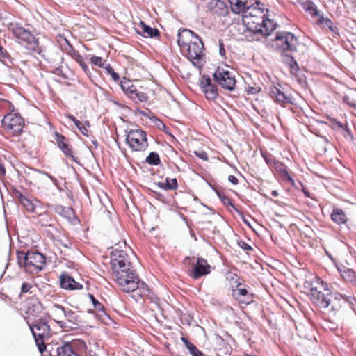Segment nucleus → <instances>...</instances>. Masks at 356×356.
<instances>
[{
	"label": "nucleus",
	"instance_id": "47",
	"mask_svg": "<svg viewBox=\"0 0 356 356\" xmlns=\"http://www.w3.org/2000/svg\"><path fill=\"white\" fill-rule=\"evenodd\" d=\"M228 180L229 182H231L232 184H233L234 185H236L238 183V179L234 175H229L228 177Z\"/></svg>",
	"mask_w": 356,
	"mask_h": 356
},
{
	"label": "nucleus",
	"instance_id": "19",
	"mask_svg": "<svg viewBox=\"0 0 356 356\" xmlns=\"http://www.w3.org/2000/svg\"><path fill=\"white\" fill-rule=\"evenodd\" d=\"M60 286L63 289L68 291L81 290L83 288L81 283H79L71 277L68 273H63L59 277Z\"/></svg>",
	"mask_w": 356,
	"mask_h": 356
},
{
	"label": "nucleus",
	"instance_id": "48",
	"mask_svg": "<svg viewBox=\"0 0 356 356\" xmlns=\"http://www.w3.org/2000/svg\"><path fill=\"white\" fill-rule=\"evenodd\" d=\"M240 245H241V248H243V250H245L246 251H250V250H252V247L249 244L246 243L245 242L243 241Z\"/></svg>",
	"mask_w": 356,
	"mask_h": 356
},
{
	"label": "nucleus",
	"instance_id": "56",
	"mask_svg": "<svg viewBox=\"0 0 356 356\" xmlns=\"http://www.w3.org/2000/svg\"><path fill=\"white\" fill-rule=\"evenodd\" d=\"M244 356H256V355H250V354H245Z\"/></svg>",
	"mask_w": 356,
	"mask_h": 356
},
{
	"label": "nucleus",
	"instance_id": "4",
	"mask_svg": "<svg viewBox=\"0 0 356 356\" xmlns=\"http://www.w3.org/2000/svg\"><path fill=\"white\" fill-rule=\"evenodd\" d=\"M178 45L182 54L193 65H196L204 56V44L197 34L189 29H182L178 33Z\"/></svg>",
	"mask_w": 356,
	"mask_h": 356
},
{
	"label": "nucleus",
	"instance_id": "45",
	"mask_svg": "<svg viewBox=\"0 0 356 356\" xmlns=\"http://www.w3.org/2000/svg\"><path fill=\"white\" fill-rule=\"evenodd\" d=\"M219 53L223 58H226V50L222 39L218 40Z\"/></svg>",
	"mask_w": 356,
	"mask_h": 356
},
{
	"label": "nucleus",
	"instance_id": "53",
	"mask_svg": "<svg viewBox=\"0 0 356 356\" xmlns=\"http://www.w3.org/2000/svg\"><path fill=\"white\" fill-rule=\"evenodd\" d=\"M195 356H205L201 351H200L197 355H195Z\"/></svg>",
	"mask_w": 356,
	"mask_h": 356
},
{
	"label": "nucleus",
	"instance_id": "51",
	"mask_svg": "<svg viewBox=\"0 0 356 356\" xmlns=\"http://www.w3.org/2000/svg\"><path fill=\"white\" fill-rule=\"evenodd\" d=\"M316 122L317 124H319V125H322V126H326L327 125L326 123H324L323 122H320L318 120H316Z\"/></svg>",
	"mask_w": 356,
	"mask_h": 356
},
{
	"label": "nucleus",
	"instance_id": "52",
	"mask_svg": "<svg viewBox=\"0 0 356 356\" xmlns=\"http://www.w3.org/2000/svg\"><path fill=\"white\" fill-rule=\"evenodd\" d=\"M303 191H304V193H305V195H306L307 197H310V195H309V191H305V189L303 190Z\"/></svg>",
	"mask_w": 356,
	"mask_h": 356
},
{
	"label": "nucleus",
	"instance_id": "43",
	"mask_svg": "<svg viewBox=\"0 0 356 356\" xmlns=\"http://www.w3.org/2000/svg\"><path fill=\"white\" fill-rule=\"evenodd\" d=\"M193 153L196 156H197L198 158L201 159L203 161L209 160L207 153L203 149L195 150L194 151Z\"/></svg>",
	"mask_w": 356,
	"mask_h": 356
},
{
	"label": "nucleus",
	"instance_id": "30",
	"mask_svg": "<svg viewBox=\"0 0 356 356\" xmlns=\"http://www.w3.org/2000/svg\"><path fill=\"white\" fill-rule=\"evenodd\" d=\"M157 186L163 190H175L178 187L177 179L166 178L165 182H159Z\"/></svg>",
	"mask_w": 356,
	"mask_h": 356
},
{
	"label": "nucleus",
	"instance_id": "17",
	"mask_svg": "<svg viewBox=\"0 0 356 356\" xmlns=\"http://www.w3.org/2000/svg\"><path fill=\"white\" fill-rule=\"evenodd\" d=\"M270 96L275 102L282 106L293 104L292 98L284 92V88L280 84L270 87Z\"/></svg>",
	"mask_w": 356,
	"mask_h": 356
},
{
	"label": "nucleus",
	"instance_id": "13",
	"mask_svg": "<svg viewBox=\"0 0 356 356\" xmlns=\"http://www.w3.org/2000/svg\"><path fill=\"white\" fill-rule=\"evenodd\" d=\"M24 120L16 113H8L2 120V127L8 134L13 136H19L23 131Z\"/></svg>",
	"mask_w": 356,
	"mask_h": 356
},
{
	"label": "nucleus",
	"instance_id": "33",
	"mask_svg": "<svg viewBox=\"0 0 356 356\" xmlns=\"http://www.w3.org/2000/svg\"><path fill=\"white\" fill-rule=\"evenodd\" d=\"M35 288V286L32 282H23L22 284L19 296L22 297L26 293H33Z\"/></svg>",
	"mask_w": 356,
	"mask_h": 356
},
{
	"label": "nucleus",
	"instance_id": "28",
	"mask_svg": "<svg viewBox=\"0 0 356 356\" xmlns=\"http://www.w3.org/2000/svg\"><path fill=\"white\" fill-rule=\"evenodd\" d=\"M64 318H65V321L67 322V325H68V323H72L74 325L78 326L79 325V316L77 314L73 312L72 310L70 309H65V314H64Z\"/></svg>",
	"mask_w": 356,
	"mask_h": 356
},
{
	"label": "nucleus",
	"instance_id": "20",
	"mask_svg": "<svg viewBox=\"0 0 356 356\" xmlns=\"http://www.w3.org/2000/svg\"><path fill=\"white\" fill-rule=\"evenodd\" d=\"M202 91L207 99L213 100L218 96V90L215 85L211 83L209 77L203 76L200 83Z\"/></svg>",
	"mask_w": 356,
	"mask_h": 356
},
{
	"label": "nucleus",
	"instance_id": "49",
	"mask_svg": "<svg viewBox=\"0 0 356 356\" xmlns=\"http://www.w3.org/2000/svg\"><path fill=\"white\" fill-rule=\"evenodd\" d=\"M247 92L250 94H256L259 92V89L255 87H249L247 89Z\"/></svg>",
	"mask_w": 356,
	"mask_h": 356
},
{
	"label": "nucleus",
	"instance_id": "40",
	"mask_svg": "<svg viewBox=\"0 0 356 356\" xmlns=\"http://www.w3.org/2000/svg\"><path fill=\"white\" fill-rule=\"evenodd\" d=\"M90 62L92 64L97 65L99 67H104V61L103 58L100 56H92L90 58Z\"/></svg>",
	"mask_w": 356,
	"mask_h": 356
},
{
	"label": "nucleus",
	"instance_id": "32",
	"mask_svg": "<svg viewBox=\"0 0 356 356\" xmlns=\"http://www.w3.org/2000/svg\"><path fill=\"white\" fill-rule=\"evenodd\" d=\"M139 26L141 28L143 33L146 37H155L159 35V32L157 29L149 27L146 25L143 22L140 23Z\"/></svg>",
	"mask_w": 356,
	"mask_h": 356
},
{
	"label": "nucleus",
	"instance_id": "57",
	"mask_svg": "<svg viewBox=\"0 0 356 356\" xmlns=\"http://www.w3.org/2000/svg\"><path fill=\"white\" fill-rule=\"evenodd\" d=\"M312 134H316V133L315 132V131H314V129H313Z\"/></svg>",
	"mask_w": 356,
	"mask_h": 356
},
{
	"label": "nucleus",
	"instance_id": "7",
	"mask_svg": "<svg viewBox=\"0 0 356 356\" xmlns=\"http://www.w3.org/2000/svg\"><path fill=\"white\" fill-rule=\"evenodd\" d=\"M34 337L39 351L42 353L46 350L45 341L52 336L51 329L44 318H39L36 321L27 323Z\"/></svg>",
	"mask_w": 356,
	"mask_h": 356
},
{
	"label": "nucleus",
	"instance_id": "50",
	"mask_svg": "<svg viewBox=\"0 0 356 356\" xmlns=\"http://www.w3.org/2000/svg\"><path fill=\"white\" fill-rule=\"evenodd\" d=\"M6 172V170L3 167V165L0 164V172L4 174Z\"/></svg>",
	"mask_w": 356,
	"mask_h": 356
},
{
	"label": "nucleus",
	"instance_id": "44",
	"mask_svg": "<svg viewBox=\"0 0 356 356\" xmlns=\"http://www.w3.org/2000/svg\"><path fill=\"white\" fill-rule=\"evenodd\" d=\"M288 68L289 70V72L291 74H293L295 76L297 75L298 72L299 71L298 64L296 61L293 62L292 64L289 65Z\"/></svg>",
	"mask_w": 356,
	"mask_h": 356
},
{
	"label": "nucleus",
	"instance_id": "37",
	"mask_svg": "<svg viewBox=\"0 0 356 356\" xmlns=\"http://www.w3.org/2000/svg\"><path fill=\"white\" fill-rule=\"evenodd\" d=\"M217 195L220 200V201L227 206H230L234 208V205L232 202V200L227 197L223 192L218 191Z\"/></svg>",
	"mask_w": 356,
	"mask_h": 356
},
{
	"label": "nucleus",
	"instance_id": "42",
	"mask_svg": "<svg viewBox=\"0 0 356 356\" xmlns=\"http://www.w3.org/2000/svg\"><path fill=\"white\" fill-rule=\"evenodd\" d=\"M345 124H343L341 122L337 121L335 119H332L330 120V127H332V129L337 130V131L341 130V129L343 128V127Z\"/></svg>",
	"mask_w": 356,
	"mask_h": 356
},
{
	"label": "nucleus",
	"instance_id": "11",
	"mask_svg": "<svg viewBox=\"0 0 356 356\" xmlns=\"http://www.w3.org/2000/svg\"><path fill=\"white\" fill-rule=\"evenodd\" d=\"M126 143L134 152H144L149 145L147 134L140 129L128 131L126 135Z\"/></svg>",
	"mask_w": 356,
	"mask_h": 356
},
{
	"label": "nucleus",
	"instance_id": "22",
	"mask_svg": "<svg viewBox=\"0 0 356 356\" xmlns=\"http://www.w3.org/2000/svg\"><path fill=\"white\" fill-rule=\"evenodd\" d=\"M209 8L214 14L225 16L229 13L228 6L221 0H212L209 3Z\"/></svg>",
	"mask_w": 356,
	"mask_h": 356
},
{
	"label": "nucleus",
	"instance_id": "14",
	"mask_svg": "<svg viewBox=\"0 0 356 356\" xmlns=\"http://www.w3.org/2000/svg\"><path fill=\"white\" fill-rule=\"evenodd\" d=\"M215 81L222 88L232 91L236 86L235 76L227 65L218 66L213 74Z\"/></svg>",
	"mask_w": 356,
	"mask_h": 356
},
{
	"label": "nucleus",
	"instance_id": "46",
	"mask_svg": "<svg viewBox=\"0 0 356 356\" xmlns=\"http://www.w3.org/2000/svg\"><path fill=\"white\" fill-rule=\"evenodd\" d=\"M339 131L343 134V136L345 137V138H348V137H353L352 136V134H351V131L350 130V129L348 128L347 124H346L343 128L341 129V130H339Z\"/></svg>",
	"mask_w": 356,
	"mask_h": 356
},
{
	"label": "nucleus",
	"instance_id": "16",
	"mask_svg": "<svg viewBox=\"0 0 356 356\" xmlns=\"http://www.w3.org/2000/svg\"><path fill=\"white\" fill-rule=\"evenodd\" d=\"M313 24L319 26L321 29L329 31L334 35H339L338 28L328 17H325L323 13L313 4Z\"/></svg>",
	"mask_w": 356,
	"mask_h": 356
},
{
	"label": "nucleus",
	"instance_id": "9",
	"mask_svg": "<svg viewBox=\"0 0 356 356\" xmlns=\"http://www.w3.org/2000/svg\"><path fill=\"white\" fill-rule=\"evenodd\" d=\"M184 262L186 266L191 267L188 270V275L194 280L207 275L211 271V266L203 257H186Z\"/></svg>",
	"mask_w": 356,
	"mask_h": 356
},
{
	"label": "nucleus",
	"instance_id": "15",
	"mask_svg": "<svg viewBox=\"0 0 356 356\" xmlns=\"http://www.w3.org/2000/svg\"><path fill=\"white\" fill-rule=\"evenodd\" d=\"M121 88L123 92L131 99H138L140 102H145L148 99V95L146 92L138 88L137 86L130 80L124 79L121 81Z\"/></svg>",
	"mask_w": 356,
	"mask_h": 356
},
{
	"label": "nucleus",
	"instance_id": "18",
	"mask_svg": "<svg viewBox=\"0 0 356 356\" xmlns=\"http://www.w3.org/2000/svg\"><path fill=\"white\" fill-rule=\"evenodd\" d=\"M54 139L59 148L67 157L71 159L72 161L75 163H79L78 157L74 155L72 147L70 145L67 138H66L63 135L56 132L55 134Z\"/></svg>",
	"mask_w": 356,
	"mask_h": 356
},
{
	"label": "nucleus",
	"instance_id": "41",
	"mask_svg": "<svg viewBox=\"0 0 356 356\" xmlns=\"http://www.w3.org/2000/svg\"><path fill=\"white\" fill-rule=\"evenodd\" d=\"M298 3L305 11H310L312 10L311 0H298Z\"/></svg>",
	"mask_w": 356,
	"mask_h": 356
},
{
	"label": "nucleus",
	"instance_id": "55",
	"mask_svg": "<svg viewBox=\"0 0 356 356\" xmlns=\"http://www.w3.org/2000/svg\"><path fill=\"white\" fill-rule=\"evenodd\" d=\"M350 106H352L353 108L356 107V104H350Z\"/></svg>",
	"mask_w": 356,
	"mask_h": 356
},
{
	"label": "nucleus",
	"instance_id": "8",
	"mask_svg": "<svg viewBox=\"0 0 356 356\" xmlns=\"http://www.w3.org/2000/svg\"><path fill=\"white\" fill-rule=\"evenodd\" d=\"M227 279L230 282L232 296L238 303L249 305L253 302V294L249 293L247 286L241 282L240 277L236 274H230Z\"/></svg>",
	"mask_w": 356,
	"mask_h": 356
},
{
	"label": "nucleus",
	"instance_id": "3",
	"mask_svg": "<svg viewBox=\"0 0 356 356\" xmlns=\"http://www.w3.org/2000/svg\"><path fill=\"white\" fill-rule=\"evenodd\" d=\"M330 296V291L327 283L319 276L315 275L313 277V304L327 310L329 314L334 315L336 311L341 307V302L343 296L337 293L335 295L334 300H332Z\"/></svg>",
	"mask_w": 356,
	"mask_h": 356
},
{
	"label": "nucleus",
	"instance_id": "34",
	"mask_svg": "<svg viewBox=\"0 0 356 356\" xmlns=\"http://www.w3.org/2000/svg\"><path fill=\"white\" fill-rule=\"evenodd\" d=\"M88 296L89 298L90 299L92 305H93L95 310L97 312H98V313H102L104 316L108 317V316L106 315V312H104V305L100 302H99L94 297L93 295L88 293Z\"/></svg>",
	"mask_w": 356,
	"mask_h": 356
},
{
	"label": "nucleus",
	"instance_id": "39",
	"mask_svg": "<svg viewBox=\"0 0 356 356\" xmlns=\"http://www.w3.org/2000/svg\"><path fill=\"white\" fill-rule=\"evenodd\" d=\"M105 70L106 72L111 76L112 79L114 81H118L120 80V76L118 75V73L115 72V70L110 64L106 65V66L105 67Z\"/></svg>",
	"mask_w": 356,
	"mask_h": 356
},
{
	"label": "nucleus",
	"instance_id": "35",
	"mask_svg": "<svg viewBox=\"0 0 356 356\" xmlns=\"http://www.w3.org/2000/svg\"><path fill=\"white\" fill-rule=\"evenodd\" d=\"M145 161L151 165H159L161 163L159 155L156 152H152L146 157Z\"/></svg>",
	"mask_w": 356,
	"mask_h": 356
},
{
	"label": "nucleus",
	"instance_id": "1",
	"mask_svg": "<svg viewBox=\"0 0 356 356\" xmlns=\"http://www.w3.org/2000/svg\"><path fill=\"white\" fill-rule=\"evenodd\" d=\"M111 267L113 279L121 291L128 293H134L133 297L136 300L149 296L147 285L140 280L125 251L118 248L112 250Z\"/></svg>",
	"mask_w": 356,
	"mask_h": 356
},
{
	"label": "nucleus",
	"instance_id": "21",
	"mask_svg": "<svg viewBox=\"0 0 356 356\" xmlns=\"http://www.w3.org/2000/svg\"><path fill=\"white\" fill-rule=\"evenodd\" d=\"M65 311V308L58 304H55L51 310L54 320L60 327L63 328L70 327L67 325V322L62 319L64 317Z\"/></svg>",
	"mask_w": 356,
	"mask_h": 356
},
{
	"label": "nucleus",
	"instance_id": "6",
	"mask_svg": "<svg viewBox=\"0 0 356 356\" xmlns=\"http://www.w3.org/2000/svg\"><path fill=\"white\" fill-rule=\"evenodd\" d=\"M17 259L19 266L30 274L38 273L43 269L46 264L45 257L38 252L17 251Z\"/></svg>",
	"mask_w": 356,
	"mask_h": 356
},
{
	"label": "nucleus",
	"instance_id": "5",
	"mask_svg": "<svg viewBox=\"0 0 356 356\" xmlns=\"http://www.w3.org/2000/svg\"><path fill=\"white\" fill-rule=\"evenodd\" d=\"M7 28L17 42L27 50L28 54L40 52L38 40L22 24L17 22H11L8 24Z\"/></svg>",
	"mask_w": 356,
	"mask_h": 356
},
{
	"label": "nucleus",
	"instance_id": "38",
	"mask_svg": "<svg viewBox=\"0 0 356 356\" xmlns=\"http://www.w3.org/2000/svg\"><path fill=\"white\" fill-rule=\"evenodd\" d=\"M289 52V51L282 52V60L287 66L296 61L293 57L288 54Z\"/></svg>",
	"mask_w": 356,
	"mask_h": 356
},
{
	"label": "nucleus",
	"instance_id": "23",
	"mask_svg": "<svg viewBox=\"0 0 356 356\" xmlns=\"http://www.w3.org/2000/svg\"><path fill=\"white\" fill-rule=\"evenodd\" d=\"M231 10L236 14L243 13L250 5L249 0H227Z\"/></svg>",
	"mask_w": 356,
	"mask_h": 356
},
{
	"label": "nucleus",
	"instance_id": "26",
	"mask_svg": "<svg viewBox=\"0 0 356 356\" xmlns=\"http://www.w3.org/2000/svg\"><path fill=\"white\" fill-rule=\"evenodd\" d=\"M67 117L68 119H70L74 123L76 127L79 129V130L83 135L86 136H89V131L88 129V127H90V124L88 122H86L85 124H83L81 122L77 120L74 115L70 114L67 115Z\"/></svg>",
	"mask_w": 356,
	"mask_h": 356
},
{
	"label": "nucleus",
	"instance_id": "12",
	"mask_svg": "<svg viewBox=\"0 0 356 356\" xmlns=\"http://www.w3.org/2000/svg\"><path fill=\"white\" fill-rule=\"evenodd\" d=\"M297 43V38L291 33L280 32L272 40L271 46L281 53L292 52L296 50Z\"/></svg>",
	"mask_w": 356,
	"mask_h": 356
},
{
	"label": "nucleus",
	"instance_id": "29",
	"mask_svg": "<svg viewBox=\"0 0 356 356\" xmlns=\"http://www.w3.org/2000/svg\"><path fill=\"white\" fill-rule=\"evenodd\" d=\"M70 56L74 60H76L80 65V66L81 67V68L86 74L90 73L89 68L85 63L83 57L79 54L78 51L73 50L70 53Z\"/></svg>",
	"mask_w": 356,
	"mask_h": 356
},
{
	"label": "nucleus",
	"instance_id": "25",
	"mask_svg": "<svg viewBox=\"0 0 356 356\" xmlns=\"http://www.w3.org/2000/svg\"><path fill=\"white\" fill-rule=\"evenodd\" d=\"M38 224L42 227H49L57 230L56 228H55V220L48 213L38 215Z\"/></svg>",
	"mask_w": 356,
	"mask_h": 356
},
{
	"label": "nucleus",
	"instance_id": "24",
	"mask_svg": "<svg viewBox=\"0 0 356 356\" xmlns=\"http://www.w3.org/2000/svg\"><path fill=\"white\" fill-rule=\"evenodd\" d=\"M337 268L341 276L346 282L353 284L356 283V275L353 270L345 266H337Z\"/></svg>",
	"mask_w": 356,
	"mask_h": 356
},
{
	"label": "nucleus",
	"instance_id": "54",
	"mask_svg": "<svg viewBox=\"0 0 356 356\" xmlns=\"http://www.w3.org/2000/svg\"><path fill=\"white\" fill-rule=\"evenodd\" d=\"M272 195L276 196L277 195V193L276 191H273Z\"/></svg>",
	"mask_w": 356,
	"mask_h": 356
},
{
	"label": "nucleus",
	"instance_id": "31",
	"mask_svg": "<svg viewBox=\"0 0 356 356\" xmlns=\"http://www.w3.org/2000/svg\"><path fill=\"white\" fill-rule=\"evenodd\" d=\"M19 201L24 207L27 211L31 213H36L35 207L33 202L22 194H20L19 195Z\"/></svg>",
	"mask_w": 356,
	"mask_h": 356
},
{
	"label": "nucleus",
	"instance_id": "27",
	"mask_svg": "<svg viewBox=\"0 0 356 356\" xmlns=\"http://www.w3.org/2000/svg\"><path fill=\"white\" fill-rule=\"evenodd\" d=\"M332 220L338 225H341L347 221V217L341 209H334L331 214Z\"/></svg>",
	"mask_w": 356,
	"mask_h": 356
},
{
	"label": "nucleus",
	"instance_id": "36",
	"mask_svg": "<svg viewBox=\"0 0 356 356\" xmlns=\"http://www.w3.org/2000/svg\"><path fill=\"white\" fill-rule=\"evenodd\" d=\"M181 341L193 356H195V355H197L200 352L197 347L185 337H182Z\"/></svg>",
	"mask_w": 356,
	"mask_h": 356
},
{
	"label": "nucleus",
	"instance_id": "10",
	"mask_svg": "<svg viewBox=\"0 0 356 356\" xmlns=\"http://www.w3.org/2000/svg\"><path fill=\"white\" fill-rule=\"evenodd\" d=\"M43 309L42 304L35 296L27 298L22 307V315L26 323L36 321L39 318H43L41 316Z\"/></svg>",
	"mask_w": 356,
	"mask_h": 356
},
{
	"label": "nucleus",
	"instance_id": "2",
	"mask_svg": "<svg viewBox=\"0 0 356 356\" xmlns=\"http://www.w3.org/2000/svg\"><path fill=\"white\" fill-rule=\"evenodd\" d=\"M268 10L260 6L259 2L251 4L244 11L243 22L247 29L263 36L269 35L276 28V24L266 17Z\"/></svg>",
	"mask_w": 356,
	"mask_h": 356
}]
</instances>
